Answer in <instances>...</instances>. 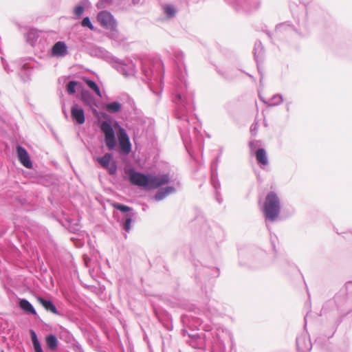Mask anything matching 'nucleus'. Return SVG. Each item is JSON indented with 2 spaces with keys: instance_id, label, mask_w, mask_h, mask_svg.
I'll return each mask as SVG.
<instances>
[{
  "instance_id": "obj_1",
  "label": "nucleus",
  "mask_w": 352,
  "mask_h": 352,
  "mask_svg": "<svg viewBox=\"0 0 352 352\" xmlns=\"http://www.w3.org/2000/svg\"><path fill=\"white\" fill-rule=\"evenodd\" d=\"M129 180L133 185L148 189H156L169 182V176L166 174L161 175H144L130 168L127 171Z\"/></svg>"
},
{
  "instance_id": "obj_2",
  "label": "nucleus",
  "mask_w": 352,
  "mask_h": 352,
  "mask_svg": "<svg viewBox=\"0 0 352 352\" xmlns=\"http://www.w3.org/2000/svg\"><path fill=\"white\" fill-rule=\"evenodd\" d=\"M263 211L265 217L272 221L278 218L280 211V205L279 198L275 192H270L267 195Z\"/></svg>"
},
{
  "instance_id": "obj_3",
  "label": "nucleus",
  "mask_w": 352,
  "mask_h": 352,
  "mask_svg": "<svg viewBox=\"0 0 352 352\" xmlns=\"http://www.w3.org/2000/svg\"><path fill=\"white\" fill-rule=\"evenodd\" d=\"M98 21L100 25L113 32L111 34V38H115L118 34L117 32V22L113 16L108 11H101L98 14Z\"/></svg>"
},
{
  "instance_id": "obj_4",
  "label": "nucleus",
  "mask_w": 352,
  "mask_h": 352,
  "mask_svg": "<svg viewBox=\"0 0 352 352\" xmlns=\"http://www.w3.org/2000/svg\"><path fill=\"white\" fill-rule=\"evenodd\" d=\"M100 129L104 134L105 144L109 150L114 148L116 144L114 131L108 122L101 123Z\"/></svg>"
},
{
  "instance_id": "obj_5",
  "label": "nucleus",
  "mask_w": 352,
  "mask_h": 352,
  "mask_svg": "<svg viewBox=\"0 0 352 352\" xmlns=\"http://www.w3.org/2000/svg\"><path fill=\"white\" fill-rule=\"evenodd\" d=\"M118 139L121 152L125 155L130 153L131 151V144L126 131L122 127L119 128Z\"/></svg>"
},
{
  "instance_id": "obj_6",
  "label": "nucleus",
  "mask_w": 352,
  "mask_h": 352,
  "mask_svg": "<svg viewBox=\"0 0 352 352\" xmlns=\"http://www.w3.org/2000/svg\"><path fill=\"white\" fill-rule=\"evenodd\" d=\"M100 164L107 168L111 175H114L117 171V166L112 161V155L110 153H106L103 157L98 158Z\"/></svg>"
},
{
  "instance_id": "obj_7",
  "label": "nucleus",
  "mask_w": 352,
  "mask_h": 352,
  "mask_svg": "<svg viewBox=\"0 0 352 352\" xmlns=\"http://www.w3.org/2000/svg\"><path fill=\"white\" fill-rule=\"evenodd\" d=\"M18 159L20 163L27 168H32V163L27 151L21 146L18 145L16 148Z\"/></svg>"
},
{
  "instance_id": "obj_8",
  "label": "nucleus",
  "mask_w": 352,
  "mask_h": 352,
  "mask_svg": "<svg viewBox=\"0 0 352 352\" xmlns=\"http://www.w3.org/2000/svg\"><path fill=\"white\" fill-rule=\"evenodd\" d=\"M52 54L54 56H65L67 54V47L66 44L62 41L56 43L52 49Z\"/></svg>"
},
{
  "instance_id": "obj_9",
  "label": "nucleus",
  "mask_w": 352,
  "mask_h": 352,
  "mask_svg": "<svg viewBox=\"0 0 352 352\" xmlns=\"http://www.w3.org/2000/svg\"><path fill=\"white\" fill-rule=\"evenodd\" d=\"M71 115L73 120L78 124H82L85 121L84 111L81 108H78L76 106L72 107L71 109Z\"/></svg>"
},
{
  "instance_id": "obj_10",
  "label": "nucleus",
  "mask_w": 352,
  "mask_h": 352,
  "mask_svg": "<svg viewBox=\"0 0 352 352\" xmlns=\"http://www.w3.org/2000/svg\"><path fill=\"white\" fill-rule=\"evenodd\" d=\"M36 300L46 311H50L54 314H58L57 309L52 301L45 300L41 297H38Z\"/></svg>"
},
{
  "instance_id": "obj_11",
  "label": "nucleus",
  "mask_w": 352,
  "mask_h": 352,
  "mask_svg": "<svg viewBox=\"0 0 352 352\" xmlns=\"http://www.w3.org/2000/svg\"><path fill=\"white\" fill-rule=\"evenodd\" d=\"M256 158L258 163L266 166L268 164L267 153L265 149L259 148L256 151Z\"/></svg>"
},
{
  "instance_id": "obj_12",
  "label": "nucleus",
  "mask_w": 352,
  "mask_h": 352,
  "mask_svg": "<svg viewBox=\"0 0 352 352\" xmlns=\"http://www.w3.org/2000/svg\"><path fill=\"white\" fill-rule=\"evenodd\" d=\"M162 9L167 19H172L175 16L177 10L174 6L171 4H165L162 6Z\"/></svg>"
},
{
  "instance_id": "obj_13",
  "label": "nucleus",
  "mask_w": 352,
  "mask_h": 352,
  "mask_svg": "<svg viewBox=\"0 0 352 352\" xmlns=\"http://www.w3.org/2000/svg\"><path fill=\"white\" fill-rule=\"evenodd\" d=\"M175 190L173 187H166L160 191H158L155 195V199L156 201H160L164 199L168 194L173 192Z\"/></svg>"
},
{
  "instance_id": "obj_14",
  "label": "nucleus",
  "mask_w": 352,
  "mask_h": 352,
  "mask_svg": "<svg viewBox=\"0 0 352 352\" xmlns=\"http://www.w3.org/2000/svg\"><path fill=\"white\" fill-rule=\"evenodd\" d=\"M264 47L261 42L255 43L254 46V56L257 62L262 60L263 57Z\"/></svg>"
},
{
  "instance_id": "obj_15",
  "label": "nucleus",
  "mask_w": 352,
  "mask_h": 352,
  "mask_svg": "<svg viewBox=\"0 0 352 352\" xmlns=\"http://www.w3.org/2000/svg\"><path fill=\"white\" fill-rule=\"evenodd\" d=\"M19 306L23 310L25 311L26 312L34 315L36 314L32 305L27 300H21L19 302Z\"/></svg>"
},
{
  "instance_id": "obj_16",
  "label": "nucleus",
  "mask_w": 352,
  "mask_h": 352,
  "mask_svg": "<svg viewBox=\"0 0 352 352\" xmlns=\"http://www.w3.org/2000/svg\"><path fill=\"white\" fill-rule=\"evenodd\" d=\"M46 344L49 349L54 351L57 348L58 340L55 336L50 335L46 338Z\"/></svg>"
},
{
  "instance_id": "obj_17",
  "label": "nucleus",
  "mask_w": 352,
  "mask_h": 352,
  "mask_svg": "<svg viewBox=\"0 0 352 352\" xmlns=\"http://www.w3.org/2000/svg\"><path fill=\"white\" fill-rule=\"evenodd\" d=\"M236 5L244 9L245 10H250L252 8H256V6L252 5L250 0H236Z\"/></svg>"
},
{
  "instance_id": "obj_18",
  "label": "nucleus",
  "mask_w": 352,
  "mask_h": 352,
  "mask_svg": "<svg viewBox=\"0 0 352 352\" xmlns=\"http://www.w3.org/2000/svg\"><path fill=\"white\" fill-rule=\"evenodd\" d=\"M32 341L33 343L35 352H43L41 346L38 342L36 333L33 330H30Z\"/></svg>"
},
{
  "instance_id": "obj_19",
  "label": "nucleus",
  "mask_w": 352,
  "mask_h": 352,
  "mask_svg": "<svg viewBox=\"0 0 352 352\" xmlns=\"http://www.w3.org/2000/svg\"><path fill=\"white\" fill-rule=\"evenodd\" d=\"M85 82L87 85V86L94 90L95 93L99 96L101 97V92L98 87V86L96 85V83L91 80L89 79H85Z\"/></svg>"
},
{
  "instance_id": "obj_20",
  "label": "nucleus",
  "mask_w": 352,
  "mask_h": 352,
  "mask_svg": "<svg viewBox=\"0 0 352 352\" xmlns=\"http://www.w3.org/2000/svg\"><path fill=\"white\" fill-rule=\"evenodd\" d=\"M106 109L111 112H118L121 109V104L118 102H113L107 104Z\"/></svg>"
},
{
  "instance_id": "obj_21",
  "label": "nucleus",
  "mask_w": 352,
  "mask_h": 352,
  "mask_svg": "<svg viewBox=\"0 0 352 352\" xmlns=\"http://www.w3.org/2000/svg\"><path fill=\"white\" fill-rule=\"evenodd\" d=\"M112 206L114 208H116L117 210H120L122 212H129V211L131 210V208L130 207H129L127 206H124V205H121V204H118V203L113 204Z\"/></svg>"
},
{
  "instance_id": "obj_22",
  "label": "nucleus",
  "mask_w": 352,
  "mask_h": 352,
  "mask_svg": "<svg viewBox=\"0 0 352 352\" xmlns=\"http://www.w3.org/2000/svg\"><path fill=\"white\" fill-rule=\"evenodd\" d=\"M82 25L83 27H87L89 28L91 30H94V27L89 19V16H86L85 17L82 21Z\"/></svg>"
},
{
  "instance_id": "obj_23",
  "label": "nucleus",
  "mask_w": 352,
  "mask_h": 352,
  "mask_svg": "<svg viewBox=\"0 0 352 352\" xmlns=\"http://www.w3.org/2000/svg\"><path fill=\"white\" fill-rule=\"evenodd\" d=\"M85 11V8L82 6H77L74 9V14L76 18L79 19L82 16L83 12Z\"/></svg>"
},
{
  "instance_id": "obj_24",
  "label": "nucleus",
  "mask_w": 352,
  "mask_h": 352,
  "mask_svg": "<svg viewBox=\"0 0 352 352\" xmlns=\"http://www.w3.org/2000/svg\"><path fill=\"white\" fill-rule=\"evenodd\" d=\"M76 82L75 81H70L67 86V91L69 94H73L76 92Z\"/></svg>"
},
{
  "instance_id": "obj_25",
  "label": "nucleus",
  "mask_w": 352,
  "mask_h": 352,
  "mask_svg": "<svg viewBox=\"0 0 352 352\" xmlns=\"http://www.w3.org/2000/svg\"><path fill=\"white\" fill-rule=\"evenodd\" d=\"M111 3V0H100L98 2L96 6L98 9H102L105 8L107 5Z\"/></svg>"
},
{
  "instance_id": "obj_26",
  "label": "nucleus",
  "mask_w": 352,
  "mask_h": 352,
  "mask_svg": "<svg viewBox=\"0 0 352 352\" xmlns=\"http://www.w3.org/2000/svg\"><path fill=\"white\" fill-rule=\"evenodd\" d=\"M108 58H109V63H116L120 66H124V65H126L127 63H123L122 60L118 59V58H113V57H107Z\"/></svg>"
},
{
  "instance_id": "obj_27",
  "label": "nucleus",
  "mask_w": 352,
  "mask_h": 352,
  "mask_svg": "<svg viewBox=\"0 0 352 352\" xmlns=\"http://www.w3.org/2000/svg\"><path fill=\"white\" fill-rule=\"evenodd\" d=\"M131 222L132 219L131 217H127L126 219L123 228L126 232H129L130 230Z\"/></svg>"
},
{
  "instance_id": "obj_28",
  "label": "nucleus",
  "mask_w": 352,
  "mask_h": 352,
  "mask_svg": "<svg viewBox=\"0 0 352 352\" xmlns=\"http://www.w3.org/2000/svg\"><path fill=\"white\" fill-rule=\"evenodd\" d=\"M32 62H34V60L32 58H28V62L25 63L23 66H25L27 64H32Z\"/></svg>"
},
{
  "instance_id": "obj_29",
  "label": "nucleus",
  "mask_w": 352,
  "mask_h": 352,
  "mask_svg": "<svg viewBox=\"0 0 352 352\" xmlns=\"http://www.w3.org/2000/svg\"><path fill=\"white\" fill-rule=\"evenodd\" d=\"M99 51L102 54H107V52L106 51L102 50L101 49H99Z\"/></svg>"
},
{
  "instance_id": "obj_30",
  "label": "nucleus",
  "mask_w": 352,
  "mask_h": 352,
  "mask_svg": "<svg viewBox=\"0 0 352 352\" xmlns=\"http://www.w3.org/2000/svg\"><path fill=\"white\" fill-rule=\"evenodd\" d=\"M32 33H29V34H28V37L29 38V37L30 36V35H32Z\"/></svg>"
}]
</instances>
